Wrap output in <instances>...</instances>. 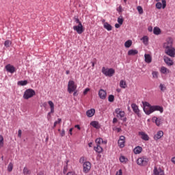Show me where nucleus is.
Segmentation results:
<instances>
[{
    "label": "nucleus",
    "mask_w": 175,
    "mask_h": 175,
    "mask_svg": "<svg viewBox=\"0 0 175 175\" xmlns=\"http://www.w3.org/2000/svg\"><path fill=\"white\" fill-rule=\"evenodd\" d=\"M75 128H77V129H79L80 131L81 128L79 125H75Z\"/></svg>",
    "instance_id": "nucleus-61"
},
{
    "label": "nucleus",
    "mask_w": 175,
    "mask_h": 175,
    "mask_svg": "<svg viewBox=\"0 0 175 175\" xmlns=\"http://www.w3.org/2000/svg\"><path fill=\"white\" fill-rule=\"evenodd\" d=\"M75 25L73 26L74 31H76L77 33L81 35L82 32H84V27H83V24L80 21L79 18H75Z\"/></svg>",
    "instance_id": "nucleus-2"
},
{
    "label": "nucleus",
    "mask_w": 175,
    "mask_h": 175,
    "mask_svg": "<svg viewBox=\"0 0 175 175\" xmlns=\"http://www.w3.org/2000/svg\"><path fill=\"white\" fill-rule=\"evenodd\" d=\"M148 31L149 32H152V27H151V26L148 27Z\"/></svg>",
    "instance_id": "nucleus-54"
},
{
    "label": "nucleus",
    "mask_w": 175,
    "mask_h": 175,
    "mask_svg": "<svg viewBox=\"0 0 175 175\" xmlns=\"http://www.w3.org/2000/svg\"><path fill=\"white\" fill-rule=\"evenodd\" d=\"M30 173H31V172L29 171V170L27 167H25L23 168V174H30Z\"/></svg>",
    "instance_id": "nucleus-39"
},
{
    "label": "nucleus",
    "mask_w": 175,
    "mask_h": 175,
    "mask_svg": "<svg viewBox=\"0 0 175 175\" xmlns=\"http://www.w3.org/2000/svg\"><path fill=\"white\" fill-rule=\"evenodd\" d=\"M22 133H23V131L21 129H19L18 131V137L21 138Z\"/></svg>",
    "instance_id": "nucleus-50"
},
{
    "label": "nucleus",
    "mask_w": 175,
    "mask_h": 175,
    "mask_svg": "<svg viewBox=\"0 0 175 175\" xmlns=\"http://www.w3.org/2000/svg\"><path fill=\"white\" fill-rule=\"evenodd\" d=\"M98 96L100 99H106V96H107V92L105 90L101 89L98 92Z\"/></svg>",
    "instance_id": "nucleus-18"
},
{
    "label": "nucleus",
    "mask_w": 175,
    "mask_h": 175,
    "mask_svg": "<svg viewBox=\"0 0 175 175\" xmlns=\"http://www.w3.org/2000/svg\"><path fill=\"white\" fill-rule=\"evenodd\" d=\"M90 125L93 126V128H96V129H99V122L96 121H93L90 123Z\"/></svg>",
    "instance_id": "nucleus-28"
},
{
    "label": "nucleus",
    "mask_w": 175,
    "mask_h": 175,
    "mask_svg": "<svg viewBox=\"0 0 175 175\" xmlns=\"http://www.w3.org/2000/svg\"><path fill=\"white\" fill-rule=\"evenodd\" d=\"M144 57L145 62H146V64H151V62H152V57H151L150 54H145Z\"/></svg>",
    "instance_id": "nucleus-21"
},
{
    "label": "nucleus",
    "mask_w": 175,
    "mask_h": 175,
    "mask_svg": "<svg viewBox=\"0 0 175 175\" xmlns=\"http://www.w3.org/2000/svg\"><path fill=\"white\" fill-rule=\"evenodd\" d=\"M116 131H117V132H121V129L120 128H117L116 129Z\"/></svg>",
    "instance_id": "nucleus-62"
},
{
    "label": "nucleus",
    "mask_w": 175,
    "mask_h": 175,
    "mask_svg": "<svg viewBox=\"0 0 175 175\" xmlns=\"http://www.w3.org/2000/svg\"><path fill=\"white\" fill-rule=\"evenodd\" d=\"M10 44H12V41L8 40H5V42H4V46L5 47H10Z\"/></svg>",
    "instance_id": "nucleus-36"
},
{
    "label": "nucleus",
    "mask_w": 175,
    "mask_h": 175,
    "mask_svg": "<svg viewBox=\"0 0 175 175\" xmlns=\"http://www.w3.org/2000/svg\"><path fill=\"white\" fill-rule=\"evenodd\" d=\"M134 154H140L143 151V148L142 146H137L133 150Z\"/></svg>",
    "instance_id": "nucleus-26"
},
{
    "label": "nucleus",
    "mask_w": 175,
    "mask_h": 175,
    "mask_svg": "<svg viewBox=\"0 0 175 175\" xmlns=\"http://www.w3.org/2000/svg\"><path fill=\"white\" fill-rule=\"evenodd\" d=\"M153 33L154 35H159L161 33V29H159V27H154Z\"/></svg>",
    "instance_id": "nucleus-29"
},
{
    "label": "nucleus",
    "mask_w": 175,
    "mask_h": 175,
    "mask_svg": "<svg viewBox=\"0 0 175 175\" xmlns=\"http://www.w3.org/2000/svg\"><path fill=\"white\" fill-rule=\"evenodd\" d=\"M94 114H95L94 109H91L86 111V116H88V117H89V118L94 117Z\"/></svg>",
    "instance_id": "nucleus-23"
},
{
    "label": "nucleus",
    "mask_w": 175,
    "mask_h": 175,
    "mask_svg": "<svg viewBox=\"0 0 175 175\" xmlns=\"http://www.w3.org/2000/svg\"><path fill=\"white\" fill-rule=\"evenodd\" d=\"M116 175H122V170H119V171L116 172Z\"/></svg>",
    "instance_id": "nucleus-51"
},
{
    "label": "nucleus",
    "mask_w": 175,
    "mask_h": 175,
    "mask_svg": "<svg viewBox=\"0 0 175 175\" xmlns=\"http://www.w3.org/2000/svg\"><path fill=\"white\" fill-rule=\"evenodd\" d=\"M83 173H88L91 170V163L90 161H86L83 163Z\"/></svg>",
    "instance_id": "nucleus-10"
},
{
    "label": "nucleus",
    "mask_w": 175,
    "mask_h": 175,
    "mask_svg": "<svg viewBox=\"0 0 175 175\" xmlns=\"http://www.w3.org/2000/svg\"><path fill=\"white\" fill-rule=\"evenodd\" d=\"M89 91H90V88L85 89V90L83 91V95H87V94H88Z\"/></svg>",
    "instance_id": "nucleus-48"
},
{
    "label": "nucleus",
    "mask_w": 175,
    "mask_h": 175,
    "mask_svg": "<svg viewBox=\"0 0 175 175\" xmlns=\"http://www.w3.org/2000/svg\"><path fill=\"white\" fill-rule=\"evenodd\" d=\"M115 113L116 114L117 118L121 120L124 122H126V117H125V111L122 109L118 108L115 109Z\"/></svg>",
    "instance_id": "nucleus-3"
},
{
    "label": "nucleus",
    "mask_w": 175,
    "mask_h": 175,
    "mask_svg": "<svg viewBox=\"0 0 175 175\" xmlns=\"http://www.w3.org/2000/svg\"><path fill=\"white\" fill-rule=\"evenodd\" d=\"M77 88V85L75 84L74 81H69L68 84V92L69 94H72V92H74V91H76Z\"/></svg>",
    "instance_id": "nucleus-8"
},
{
    "label": "nucleus",
    "mask_w": 175,
    "mask_h": 175,
    "mask_svg": "<svg viewBox=\"0 0 175 175\" xmlns=\"http://www.w3.org/2000/svg\"><path fill=\"white\" fill-rule=\"evenodd\" d=\"M35 95H36L35 90L33 89H27L24 92L23 98L24 99H29L33 96H35Z\"/></svg>",
    "instance_id": "nucleus-5"
},
{
    "label": "nucleus",
    "mask_w": 175,
    "mask_h": 175,
    "mask_svg": "<svg viewBox=\"0 0 175 175\" xmlns=\"http://www.w3.org/2000/svg\"><path fill=\"white\" fill-rule=\"evenodd\" d=\"M131 109H133L134 113H135V114L138 116V117L140 116V109H139V106H137V105L135 103L131 104Z\"/></svg>",
    "instance_id": "nucleus-13"
},
{
    "label": "nucleus",
    "mask_w": 175,
    "mask_h": 175,
    "mask_svg": "<svg viewBox=\"0 0 175 175\" xmlns=\"http://www.w3.org/2000/svg\"><path fill=\"white\" fill-rule=\"evenodd\" d=\"M118 12H122V7L120 6L119 8L118 9Z\"/></svg>",
    "instance_id": "nucleus-58"
},
{
    "label": "nucleus",
    "mask_w": 175,
    "mask_h": 175,
    "mask_svg": "<svg viewBox=\"0 0 175 175\" xmlns=\"http://www.w3.org/2000/svg\"><path fill=\"white\" fill-rule=\"evenodd\" d=\"M141 40L143 42L144 44H145V46H147V44H148V37L147 36H144Z\"/></svg>",
    "instance_id": "nucleus-30"
},
{
    "label": "nucleus",
    "mask_w": 175,
    "mask_h": 175,
    "mask_svg": "<svg viewBox=\"0 0 175 175\" xmlns=\"http://www.w3.org/2000/svg\"><path fill=\"white\" fill-rule=\"evenodd\" d=\"M104 28H105V29H107V31H111L112 29L111 25L109 24L108 23H104Z\"/></svg>",
    "instance_id": "nucleus-31"
},
{
    "label": "nucleus",
    "mask_w": 175,
    "mask_h": 175,
    "mask_svg": "<svg viewBox=\"0 0 175 175\" xmlns=\"http://www.w3.org/2000/svg\"><path fill=\"white\" fill-rule=\"evenodd\" d=\"M38 175H44V172L41 171V172H38Z\"/></svg>",
    "instance_id": "nucleus-59"
},
{
    "label": "nucleus",
    "mask_w": 175,
    "mask_h": 175,
    "mask_svg": "<svg viewBox=\"0 0 175 175\" xmlns=\"http://www.w3.org/2000/svg\"><path fill=\"white\" fill-rule=\"evenodd\" d=\"M164 62H165L168 66H172L174 64L173 60L169 57H164Z\"/></svg>",
    "instance_id": "nucleus-20"
},
{
    "label": "nucleus",
    "mask_w": 175,
    "mask_h": 175,
    "mask_svg": "<svg viewBox=\"0 0 175 175\" xmlns=\"http://www.w3.org/2000/svg\"><path fill=\"white\" fill-rule=\"evenodd\" d=\"M69 161H66V165L64 166V170H63V172L64 173H66V172H68V163Z\"/></svg>",
    "instance_id": "nucleus-47"
},
{
    "label": "nucleus",
    "mask_w": 175,
    "mask_h": 175,
    "mask_svg": "<svg viewBox=\"0 0 175 175\" xmlns=\"http://www.w3.org/2000/svg\"><path fill=\"white\" fill-rule=\"evenodd\" d=\"M173 38H167L165 40V42L163 44V48L164 49V51L165 50H167L168 49H172V47H173Z\"/></svg>",
    "instance_id": "nucleus-4"
},
{
    "label": "nucleus",
    "mask_w": 175,
    "mask_h": 175,
    "mask_svg": "<svg viewBox=\"0 0 175 175\" xmlns=\"http://www.w3.org/2000/svg\"><path fill=\"white\" fill-rule=\"evenodd\" d=\"M153 175H165V172L161 168H157L154 167L153 170Z\"/></svg>",
    "instance_id": "nucleus-14"
},
{
    "label": "nucleus",
    "mask_w": 175,
    "mask_h": 175,
    "mask_svg": "<svg viewBox=\"0 0 175 175\" xmlns=\"http://www.w3.org/2000/svg\"><path fill=\"white\" fill-rule=\"evenodd\" d=\"M132 46V40H129L124 43V46L126 47V49H129Z\"/></svg>",
    "instance_id": "nucleus-33"
},
{
    "label": "nucleus",
    "mask_w": 175,
    "mask_h": 175,
    "mask_svg": "<svg viewBox=\"0 0 175 175\" xmlns=\"http://www.w3.org/2000/svg\"><path fill=\"white\" fill-rule=\"evenodd\" d=\"M66 175H76V174L73 172H68Z\"/></svg>",
    "instance_id": "nucleus-56"
},
{
    "label": "nucleus",
    "mask_w": 175,
    "mask_h": 175,
    "mask_svg": "<svg viewBox=\"0 0 175 175\" xmlns=\"http://www.w3.org/2000/svg\"><path fill=\"white\" fill-rule=\"evenodd\" d=\"M165 54L171 57V58H174L175 57V48L172 46V48H169L168 49H165L164 51Z\"/></svg>",
    "instance_id": "nucleus-9"
},
{
    "label": "nucleus",
    "mask_w": 175,
    "mask_h": 175,
    "mask_svg": "<svg viewBox=\"0 0 175 175\" xmlns=\"http://www.w3.org/2000/svg\"><path fill=\"white\" fill-rule=\"evenodd\" d=\"M80 163H84V157H81L79 159Z\"/></svg>",
    "instance_id": "nucleus-52"
},
{
    "label": "nucleus",
    "mask_w": 175,
    "mask_h": 175,
    "mask_svg": "<svg viewBox=\"0 0 175 175\" xmlns=\"http://www.w3.org/2000/svg\"><path fill=\"white\" fill-rule=\"evenodd\" d=\"M120 27H121V25L118 24V23L115 24V27L116 28H120Z\"/></svg>",
    "instance_id": "nucleus-57"
},
{
    "label": "nucleus",
    "mask_w": 175,
    "mask_h": 175,
    "mask_svg": "<svg viewBox=\"0 0 175 175\" xmlns=\"http://www.w3.org/2000/svg\"><path fill=\"white\" fill-rule=\"evenodd\" d=\"M72 132H73V128H71V129H70V130H69V134L72 136Z\"/></svg>",
    "instance_id": "nucleus-55"
},
{
    "label": "nucleus",
    "mask_w": 175,
    "mask_h": 175,
    "mask_svg": "<svg viewBox=\"0 0 175 175\" xmlns=\"http://www.w3.org/2000/svg\"><path fill=\"white\" fill-rule=\"evenodd\" d=\"M94 151H96V152H98V154H100V152L103 151V148H102V146H100V145H96V146H94Z\"/></svg>",
    "instance_id": "nucleus-25"
},
{
    "label": "nucleus",
    "mask_w": 175,
    "mask_h": 175,
    "mask_svg": "<svg viewBox=\"0 0 175 175\" xmlns=\"http://www.w3.org/2000/svg\"><path fill=\"white\" fill-rule=\"evenodd\" d=\"M92 68H94L95 66V63L92 62Z\"/></svg>",
    "instance_id": "nucleus-63"
},
{
    "label": "nucleus",
    "mask_w": 175,
    "mask_h": 175,
    "mask_svg": "<svg viewBox=\"0 0 175 175\" xmlns=\"http://www.w3.org/2000/svg\"><path fill=\"white\" fill-rule=\"evenodd\" d=\"M96 145L100 146V144H102V143H103V139H102V138H97L96 139Z\"/></svg>",
    "instance_id": "nucleus-35"
},
{
    "label": "nucleus",
    "mask_w": 175,
    "mask_h": 175,
    "mask_svg": "<svg viewBox=\"0 0 175 175\" xmlns=\"http://www.w3.org/2000/svg\"><path fill=\"white\" fill-rule=\"evenodd\" d=\"M139 135L141 136V139H142V140H145L146 142H148V140H150V137H148V135L146 133L139 132Z\"/></svg>",
    "instance_id": "nucleus-19"
},
{
    "label": "nucleus",
    "mask_w": 175,
    "mask_h": 175,
    "mask_svg": "<svg viewBox=\"0 0 175 175\" xmlns=\"http://www.w3.org/2000/svg\"><path fill=\"white\" fill-rule=\"evenodd\" d=\"M171 161L175 165V157L172 158Z\"/></svg>",
    "instance_id": "nucleus-60"
},
{
    "label": "nucleus",
    "mask_w": 175,
    "mask_h": 175,
    "mask_svg": "<svg viewBox=\"0 0 175 175\" xmlns=\"http://www.w3.org/2000/svg\"><path fill=\"white\" fill-rule=\"evenodd\" d=\"M61 121H62L61 118H58V120L54 122L53 128H55L58 124H61Z\"/></svg>",
    "instance_id": "nucleus-43"
},
{
    "label": "nucleus",
    "mask_w": 175,
    "mask_h": 175,
    "mask_svg": "<svg viewBox=\"0 0 175 175\" xmlns=\"http://www.w3.org/2000/svg\"><path fill=\"white\" fill-rule=\"evenodd\" d=\"M5 69L7 72H9L10 73H14L16 72V67L14 66H12L11 64H8L5 66Z\"/></svg>",
    "instance_id": "nucleus-16"
},
{
    "label": "nucleus",
    "mask_w": 175,
    "mask_h": 175,
    "mask_svg": "<svg viewBox=\"0 0 175 175\" xmlns=\"http://www.w3.org/2000/svg\"><path fill=\"white\" fill-rule=\"evenodd\" d=\"M60 136L62 137H64V136H65V130H62V132H60Z\"/></svg>",
    "instance_id": "nucleus-49"
},
{
    "label": "nucleus",
    "mask_w": 175,
    "mask_h": 175,
    "mask_svg": "<svg viewBox=\"0 0 175 175\" xmlns=\"http://www.w3.org/2000/svg\"><path fill=\"white\" fill-rule=\"evenodd\" d=\"M8 172H12V170H13V163H10L8 166Z\"/></svg>",
    "instance_id": "nucleus-42"
},
{
    "label": "nucleus",
    "mask_w": 175,
    "mask_h": 175,
    "mask_svg": "<svg viewBox=\"0 0 175 175\" xmlns=\"http://www.w3.org/2000/svg\"><path fill=\"white\" fill-rule=\"evenodd\" d=\"M163 136V131H159L154 136V140H159Z\"/></svg>",
    "instance_id": "nucleus-22"
},
{
    "label": "nucleus",
    "mask_w": 175,
    "mask_h": 175,
    "mask_svg": "<svg viewBox=\"0 0 175 175\" xmlns=\"http://www.w3.org/2000/svg\"><path fill=\"white\" fill-rule=\"evenodd\" d=\"M48 104L49 105V106L51 107V111L49 113H48V120H50L51 113H54V103H53V101H51V100H49L48 102Z\"/></svg>",
    "instance_id": "nucleus-17"
},
{
    "label": "nucleus",
    "mask_w": 175,
    "mask_h": 175,
    "mask_svg": "<svg viewBox=\"0 0 175 175\" xmlns=\"http://www.w3.org/2000/svg\"><path fill=\"white\" fill-rule=\"evenodd\" d=\"M120 161L122 163H126V162H128V159L125 158L124 156H122L120 157Z\"/></svg>",
    "instance_id": "nucleus-34"
},
{
    "label": "nucleus",
    "mask_w": 175,
    "mask_h": 175,
    "mask_svg": "<svg viewBox=\"0 0 175 175\" xmlns=\"http://www.w3.org/2000/svg\"><path fill=\"white\" fill-rule=\"evenodd\" d=\"M118 120L117 119V118H113V123L116 124V122H118Z\"/></svg>",
    "instance_id": "nucleus-53"
},
{
    "label": "nucleus",
    "mask_w": 175,
    "mask_h": 175,
    "mask_svg": "<svg viewBox=\"0 0 175 175\" xmlns=\"http://www.w3.org/2000/svg\"><path fill=\"white\" fill-rule=\"evenodd\" d=\"M137 10L138 12L139 13V14H143V8H142V6L138 5L137 7Z\"/></svg>",
    "instance_id": "nucleus-41"
},
{
    "label": "nucleus",
    "mask_w": 175,
    "mask_h": 175,
    "mask_svg": "<svg viewBox=\"0 0 175 175\" xmlns=\"http://www.w3.org/2000/svg\"><path fill=\"white\" fill-rule=\"evenodd\" d=\"M137 163L139 166H146L148 163V158L146 157H139L137 160Z\"/></svg>",
    "instance_id": "nucleus-7"
},
{
    "label": "nucleus",
    "mask_w": 175,
    "mask_h": 175,
    "mask_svg": "<svg viewBox=\"0 0 175 175\" xmlns=\"http://www.w3.org/2000/svg\"><path fill=\"white\" fill-rule=\"evenodd\" d=\"M152 121L156 124L157 126H161V124L163 122V120H162V118H157L156 116H154L152 118Z\"/></svg>",
    "instance_id": "nucleus-11"
},
{
    "label": "nucleus",
    "mask_w": 175,
    "mask_h": 175,
    "mask_svg": "<svg viewBox=\"0 0 175 175\" xmlns=\"http://www.w3.org/2000/svg\"><path fill=\"white\" fill-rule=\"evenodd\" d=\"M102 73L105 75V76L111 77L113 75L116 73V70H114L113 68H106L105 67H103Z\"/></svg>",
    "instance_id": "nucleus-6"
},
{
    "label": "nucleus",
    "mask_w": 175,
    "mask_h": 175,
    "mask_svg": "<svg viewBox=\"0 0 175 175\" xmlns=\"http://www.w3.org/2000/svg\"><path fill=\"white\" fill-rule=\"evenodd\" d=\"M143 105L144 111L147 114V116H150V114L154 113V111H160V113H163V107L159 105L151 106V105L148 102H144Z\"/></svg>",
    "instance_id": "nucleus-1"
},
{
    "label": "nucleus",
    "mask_w": 175,
    "mask_h": 175,
    "mask_svg": "<svg viewBox=\"0 0 175 175\" xmlns=\"http://www.w3.org/2000/svg\"><path fill=\"white\" fill-rule=\"evenodd\" d=\"M4 141H3V136L0 135V148H2L3 147Z\"/></svg>",
    "instance_id": "nucleus-38"
},
{
    "label": "nucleus",
    "mask_w": 175,
    "mask_h": 175,
    "mask_svg": "<svg viewBox=\"0 0 175 175\" xmlns=\"http://www.w3.org/2000/svg\"><path fill=\"white\" fill-rule=\"evenodd\" d=\"M118 23L120 24V25H122V24L124 23V18H122V16H120L118 18Z\"/></svg>",
    "instance_id": "nucleus-40"
},
{
    "label": "nucleus",
    "mask_w": 175,
    "mask_h": 175,
    "mask_svg": "<svg viewBox=\"0 0 175 175\" xmlns=\"http://www.w3.org/2000/svg\"><path fill=\"white\" fill-rule=\"evenodd\" d=\"M159 88L161 90V91H165L166 90V86H165V85L161 83L159 85Z\"/></svg>",
    "instance_id": "nucleus-44"
},
{
    "label": "nucleus",
    "mask_w": 175,
    "mask_h": 175,
    "mask_svg": "<svg viewBox=\"0 0 175 175\" xmlns=\"http://www.w3.org/2000/svg\"><path fill=\"white\" fill-rule=\"evenodd\" d=\"M152 75L153 79H158V72L153 71Z\"/></svg>",
    "instance_id": "nucleus-45"
},
{
    "label": "nucleus",
    "mask_w": 175,
    "mask_h": 175,
    "mask_svg": "<svg viewBox=\"0 0 175 175\" xmlns=\"http://www.w3.org/2000/svg\"><path fill=\"white\" fill-rule=\"evenodd\" d=\"M66 75H69V74L70 73V71L67 70V71L66 72Z\"/></svg>",
    "instance_id": "nucleus-64"
},
{
    "label": "nucleus",
    "mask_w": 175,
    "mask_h": 175,
    "mask_svg": "<svg viewBox=\"0 0 175 175\" xmlns=\"http://www.w3.org/2000/svg\"><path fill=\"white\" fill-rule=\"evenodd\" d=\"M118 144L120 148H124L125 147V137L124 135L120 137Z\"/></svg>",
    "instance_id": "nucleus-12"
},
{
    "label": "nucleus",
    "mask_w": 175,
    "mask_h": 175,
    "mask_svg": "<svg viewBox=\"0 0 175 175\" xmlns=\"http://www.w3.org/2000/svg\"><path fill=\"white\" fill-rule=\"evenodd\" d=\"M120 87L121 88H126V82L124 80H121L120 82Z\"/></svg>",
    "instance_id": "nucleus-32"
},
{
    "label": "nucleus",
    "mask_w": 175,
    "mask_h": 175,
    "mask_svg": "<svg viewBox=\"0 0 175 175\" xmlns=\"http://www.w3.org/2000/svg\"><path fill=\"white\" fill-rule=\"evenodd\" d=\"M161 2H158L156 3V8L157 9H165L166 8V0H161ZM163 3V5H162Z\"/></svg>",
    "instance_id": "nucleus-15"
},
{
    "label": "nucleus",
    "mask_w": 175,
    "mask_h": 175,
    "mask_svg": "<svg viewBox=\"0 0 175 175\" xmlns=\"http://www.w3.org/2000/svg\"><path fill=\"white\" fill-rule=\"evenodd\" d=\"M139 51L136 49H131L128 51V55H136Z\"/></svg>",
    "instance_id": "nucleus-27"
},
{
    "label": "nucleus",
    "mask_w": 175,
    "mask_h": 175,
    "mask_svg": "<svg viewBox=\"0 0 175 175\" xmlns=\"http://www.w3.org/2000/svg\"><path fill=\"white\" fill-rule=\"evenodd\" d=\"M109 102H114V96L113 95H109L108 97Z\"/></svg>",
    "instance_id": "nucleus-46"
},
{
    "label": "nucleus",
    "mask_w": 175,
    "mask_h": 175,
    "mask_svg": "<svg viewBox=\"0 0 175 175\" xmlns=\"http://www.w3.org/2000/svg\"><path fill=\"white\" fill-rule=\"evenodd\" d=\"M160 72L163 75H167V73H170V70L167 69V68L165 66H162L161 67Z\"/></svg>",
    "instance_id": "nucleus-24"
},
{
    "label": "nucleus",
    "mask_w": 175,
    "mask_h": 175,
    "mask_svg": "<svg viewBox=\"0 0 175 175\" xmlns=\"http://www.w3.org/2000/svg\"><path fill=\"white\" fill-rule=\"evenodd\" d=\"M28 84L27 81H20L18 82V85H27Z\"/></svg>",
    "instance_id": "nucleus-37"
}]
</instances>
